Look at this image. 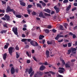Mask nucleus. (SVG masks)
Returning <instances> with one entry per match:
<instances>
[{
	"mask_svg": "<svg viewBox=\"0 0 77 77\" xmlns=\"http://www.w3.org/2000/svg\"><path fill=\"white\" fill-rule=\"evenodd\" d=\"M44 15L45 16H49V17H50V16H51V15L45 13H44Z\"/></svg>",
	"mask_w": 77,
	"mask_h": 77,
	"instance_id": "29",
	"label": "nucleus"
},
{
	"mask_svg": "<svg viewBox=\"0 0 77 77\" xmlns=\"http://www.w3.org/2000/svg\"><path fill=\"white\" fill-rule=\"evenodd\" d=\"M26 63H30V60H28L26 61Z\"/></svg>",
	"mask_w": 77,
	"mask_h": 77,
	"instance_id": "47",
	"label": "nucleus"
},
{
	"mask_svg": "<svg viewBox=\"0 0 77 77\" xmlns=\"http://www.w3.org/2000/svg\"><path fill=\"white\" fill-rule=\"evenodd\" d=\"M34 43H35V46H38V45H39L38 44V43L36 42V41H35Z\"/></svg>",
	"mask_w": 77,
	"mask_h": 77,
	"instance_id": "48",
	"label": "nucleus"
},
{
	"mask_svg": "<svg viewBox=\"0 0 77 77\" xmlns=\"http://www.w3.org/2000/svg\"><path fill=\"white\" fill-rule=\"evenodd\" d=\"M42 5L43 7H45V6H46V4L44 2L42 3Z\"/></svg>",
	"mask_w": 77,
	"mask_h": 77,
	"instance_id": "37",
	"label": "nucleus"
},
{
	"mask_svg": "<svg viewBox=\"0 0 77 77\" xmlns=\"http://www.w3.org/2000/svg\"><path fill=\"white\" fill-rule=\"evenodd\" d=\"M32 15H36V12L35 11H33L32 13Z\"/></svg>",
	"mask_w": 77,
	"mask_h": 77,
	"instance_id": "38",
	"label": "nucleus"
},
{
	"mask_svg": "<svg viewBox=\"0 0 77 77\" xmlns=\"http://www.w3.org/2000/svg\"><path fill=\"white\" fill-rule=\"evenodd\" d=\"M63 27L62 25H60V29L61 30H63Z\"/></svg>",
	"mask_w": 77,
	"mask_h": 77,
	"instance_id": "24",
	"label": "nucleus"
},
{
	"mask_svg": "<svg viewBox=\"0 0 77 77\" xmlns=\"http://www.w3.org/2000/svg\"><path fill=\"white\" fill-rule=\"evenodd\" d=\"M27 11L29 14H30V12H32V10H27Z\"/></svg>",
	"mask_w": 77,
	"mask_h": 77,
	"instance_id": "34",
	"label": "nucleus"
},
{
	"mask_svg": "<svg viewBox=\"0 0 77 77\" xmlns=\"http://www.w3.org/2000/svg\"><path fill=\"white\" fill-rule=\"evenodd\" d=\"M62 64L63 65H65V60H61Z\"/></svg>",
	"mask_w": 77,
	"mask_h": 77,
	"instance_id": "31",
	"label": "nucleus"
},
{
	"mask_svg": "<svg viewBox=\"0 0 77 77\" xmlns=\"http://www.w3.org/2000/svg\"><path fill=\"white\" fill-rule=\"evenodd\" d=\"M71 7V5H69L68 6V8H67L66 10H67V11H69V10L70 9Z\"/></svg>",
	"mask_w": 77,
	"mask_h": 77,
	"instance_id": "20",
	"label": "nucleus"
},
{
	"mask_svg": "<svg viewBox=\"0 0 77 77\" xmlns=\"http://www.w3.org/2000/svg\"><path fill=\"white\" fill-rule=\"evenodd\" d=\"M52 32L53 33H56V32H57V30L55 29H53L52 30Z\"/></svg>",
	"mask_w": 77,
	"mask_h": 77,
	"instance_id": "50",
	"label": "nucleus"
},
{
	"mask_svg": "<svg viewBox=\"0 0 77 77\" xmlns=\"http://www.w3.org/2000/svg\"><path fill=\"white\" fill-rule=\"evenodd\" d=\"M27 41V39L25 38H23L21 40V41H22V42H25V41Z\"/></svg>",
	"mask_w": 77,
	"mask_h": 77,
	"instance_id": "32",
	"label": "nucleus"
},
{
	"mask_svg": "<svg viewBox=\"0 0 77 77\" xmlns=\"http://www.w3.org/2000/svg\"><path fill=\"white\" fill-rule=\"evenodd\" d=\"M63 46L64 47H67V44L63 45Z\"/></svg>",
	"mask_w": 77,
	"mask_h": 77,
	"instance_id": "62",
	"label": "nucleus"
},
{
	"mask_svg": "<svg viewBox=\"0 0 77 77\" xmlns=\"http://www.w3.org/2000/svg\"><path fill=\"white\" fill-rule=\"evenodd\" d=\"M13 50H14V48L12 47H10L8 49V53L9 54H10V56L12 55Z\"/></svg>",
	"mask_w": 77,
	"mask_h": 77,
	"instance_id": "3",
	"label": "nucleus"
},
{
	"mask_svg": "<svg viewBox=\"0 0 77 77\" xmlns=\"http://www.w3.org/2000/svg\"><path fill=\"white\" fill-rule=\"evenodd\" d=\"M37 7H39V8H42V6H41V4L39 3H38L37 4Z\"/></svg>",
	"mask_w": 77,
	"mask_h": 77,
	"instance_id": "26",
	"label": "nucleus"
},
{
	"mask_svg": "<svg viewBox=\"0 0 77 77\" xmlns=\"http://www.w3.org/2000/svg\"><path fill=\"white\" fill-rule=\"evenodd\" d=\"M26 54L27 55V56H28V57H31V54H29V53L28 52V51H27L26 52Z\"/></svg>",
	"mask_w": 77,
	"mask_h": 77,
	"instance_id": "25",
	"label": "nucleus"
},
{
	"mask_svg": "<svg viewBox=\"0 0 77 77\" xmlns=\"http://www.w3.org/2000/svg\"><path fill=\"white\" fill-rule=\"evenodd\" d=\"M73 5L74 6H77V3H74L73 4Z\"/></svg>",
	"mask_w": 77,
	"mask_h": 77,
	"instance_id": "54",
	"label": "nucleus"
},
{
	"mask_svg": "<svg viewBox=\"0 0 77 77\" xmlns=\"http://www.w3.org/2000/svg\"><path fill=\"white\" fill-rule=\"evenodd\" d=\"M52 27V26L50 25H49L47 27L48 29H51Z\"/></svg>",
	"mask_w": 77,
	"mask_h": 77,
	"instance_id": "52",
	"label": "nucleus"
},
{
	"mask_svg": "<svg viewBox=\"0 0 77 77\" xmlns=\"http://www.w3.org/2000/svg\"><path fill=\"white\" fill-rule=\"evenodd\" d=\"M22 36L23 38H25L26 37V35L24 34H22Z\"/></svg>",
	"mask_w": 77,
	"mask_h": 77,
	"instance_id": "56",
	"label": "nucleus"
},
{
	"mask_svg": "<svg viewBox=\"0 0 77 77\" xmlns=\"http://www.w3.org/2000/svg\"><path fill=\"white\" fill-rule=\"evenodd\" d=\"M18 69H15V72H17V73H18V71H19Z\"/></svg>",
	"mask_w": 77,
	"mask_h": 77,
	"instance_id": "51",
	"label": "nucleus"
},
{
	"mask_svg": "<svg viewBox=\"0 0 77 77\" xmlns=\"http://www.w3.org/2000/svg\"><path fill=\"white\" fill-rule=\"evenodd\" d=\"M4 17H2L1 19L4 20V21H6V20H7V21H10V16L9 15L5 14Z\"/></svg>",
	"mask_w": 77,
	"mask_h": 77,
	"instance_id": "2",
	"label": "nucleus"
},
{
	"mask_svg": "<svg viewBox=\"0 0 77 77\" xmlns=\"http://www.w3.org/2000/svg\"><path fill=\"white\" fill-rule=\"evenodd\" d=\"M4 27H8V26H7V24H5L3 25Z\"/></svg>",
	"mask_w": 77,
	"mask_h": 77,
	"instance_id": "59",
	"label": "nucleus"
},
{
	"mask_svg": "<svg viewBox=\"0 0 77 77\" xmlns=\"http://www.w3.org/2000/svg\"><path fill=\"white\" fill-rule=\"evenodd\" d=\"M9 12H12L15 15V13L16 12V11H14L13 9H11V7L9 6H8L7 8V10L6 11V12L8 13Z\"/></svg>",
	"mask_w": 77,
	"mask_h": 77,
	"instance_id": "1",
	"label": "nucleus"
},
{
	"mask_svg": "<svg viewBox=\"0 0 77 77\" xmlns=\"http://www.w3.org/2000/svg\"><path fill=\"white\" fill-rule=\"evenodd\" d=\"M32 58L33 59H34V60H35V61H36V62H37V61H38V60L36 59L35 57V56L33 57Z\"/></svg>",
	"mask_w": 77,
	"mask_h": 77,
	"instance_id": "44",
	"label": "nucleus"
},
{
	"mask_svg": "<svg viewBox=\"0 0 77 77\" xmlns=\"http://www.w3.org/2000/svg\"><path fill=\"white\" fill-rule=\"evenodd\" d=\"M13 32H14V34L16 35H18V32H17V28H13Z\"/></svg>",
	"mask_w": 77,
	"mask_h": 77,
	"instance_id": "5",
	"label": "nucleus"
},
{
	"mask_svg": "<svg viewBox=\"0 0 77 77\" xmlns=\"http://www.w3.org/2000/svg\"><path fill=\"white\" fill-rule=\"evenodd\" d=\"M16 17L17 18H21V16L20 14H17L16 15Z\"/></svg>",
	"mask_w": 77,
	"mask_h": 77,
	"instance_id": "23",
	"label": "nucleus"
},
{
	"mask_svg": "<svg viewBox=\"0 0 77 77\" xmlns=\"http://www.w3.org/2000/svg\"><path fill=\"white\" fill-rule=\"evenodd\" d=\"M35 41L32 40L30 42V44H31L32 45H33V46H34V47H35V45L33 44V42L35 43Z\"/></svg>",
	"mask_w": 77,
	"mask_h": 77,
	"instance_id": "15",
	"label": "nucleus"
},
{
	"mask_svg": "<svg viewBox=\"0 0 77 77\" xmlns=\"http://www.w3.org/2000/svg\"><path fill=\"white\" fill-rule=\"evenodd\" d=\"M16 58L17 59H18L20 57V55H18V52H16Z\"/></svg>",
	"mask_w": 77,
	"mask_h": 77,
	"instance_id": "30",
	"label": "nucleus"
},
{
	"mask_svg": "<svg viewBox=\"0 0 77 77\" xmlns=\"http://www.w3.org/2000/svg\"><path fill=\"white\" fill-rule=\"evenodd\" d=\"M63 35H60V34H57L56 37L55 38V39L56 40H58L59 38H63Z\"/></svg>",
	"mask_w": 77,
	"mask_h": 77,
	"instance_id": "4",
	"label": "nucleus"
},
{
	"mask_svg": "<svg viewBox=\"0 0 77 77\" xmlns=\"http://www.w3.org/2000/svg\"><path fill=\"white\" fill-rule=\"evenodd\" d=\"M42 41V42L43 43V44H44V43H45V40L43 39Z\"/></svg>",
	"mask_w": 77,
	"mask_h": 77,
	"instance_id": "60",
	"label": "nucleus"
},
{
	"mask_svg": "<svg viewBox=\"0 0 77 77\" xmlns=\"http://www.w3.org/2000/svg\"><path fill=\"white\" fill-rule=\"evenodd\" d=\"M45 32L46 33H48L50 32V30L47 29L45 30Z\"/></svg>",
	"mask_w": 77,
	"mask_h": 77,
	"instance_id": "27",
	"label": "nucleus"
},
{
	"mask_svg": "<svg viewBox=\"0 0 77 77\" xmlns=\"http://www.w3.org/2000/svg\"><path fill=\"white\" fill-rule=\"evenodd\" d=\"M46 69V67L43 65H42V66L40 67L39 70L40 71H43Z\"/></svg>",
	"mask_w": 77,
	"mask_h": 77,
	"instance_id": "6",
	"label": "nucleus"
},
{
	"mask_svg": "<svg viewBox=\"0 0 77 77\" xmlns=\"http://www.w3.org/2000/svg\"><path fill=\"white\" fill-rule=\"evenodd\" d=\"M65 66L66 68H70V65L68 63H66L65 64Z\"/></svg>",
	"mask_w": 77,
	"mask_h": 77,
	"instance_id": "17",
	"label": "nucleus"
},
{
	"mask_svg": "<svg viewBox=\"0 0 77 77\" xmlns=\"http://www.w3.org/2000/svg\"><path fill=\"white\" fill-rule=\"evenodd\" d=\"M70 49H71L72 52H73V51H77V49L75 48H71Z\"/></svg>",
	"mask_w": 77,
	"mask_h": 77,
	"instance_id": "18",
	"label": "nucleus"
},
{
	"mask_svg": "<svg viewBox=\"0 0 77 77\" xmlns=\"http://www.w3.org/2000/svg\"><path fill=\"white\" fill-rule=\"evenodd\" d=\"M24 17L25 18H27V17H29V15L27 14H24Z\"/></svg>",
	"mask_w": 77,
	"mask_h": 77,
	"instance_id": "43",
	"label": "nucleus"
},
{
	"mask_svg": "<svg viewBox=\"0 0 77 77\" xmlns=\"http://www.w3.org/2000/svg\"><path fill=\"white\" fill-rule=\"evenodd\" d=\"M44 38V35H40V36L39 37V39L40 40L42 39V38Z\"/></svg>",
	"mask_w": 77,
	"mask_h": 77,
	"instance_id": "21",
	"label": "nucleus"
},
{
	"mask_svg": "<svg viewBox=\"0 0 77 77\" xmlns=\"http://www.w3.org/2000/svg\"><path fill=\"white\" fill-rule=\"evenodd\" d=\"M10 71L11 74H14L15 73V69L14 67H11Z\"/></svg>",
	"mask_w": 77,
	"mask_h": 77,
	"instance_id": "8",
	"label": "nucleus"
},
{
	"mask_svg": "<svg viewBox=\"0 0 77 77\" xmlns=\"http://www.w3.org/2000/svg\"><path fill=\"white\" fill-rule=\"evenodd\" d=\"M57 77H63V76L60 74H58Z\"/></svg>",
	"mask_w": 77,
	"mask_h": 77,
	"instance_id": "58",
	"label": "nucleus"
},
{
	"mask_svg": "<svg viewBox=\"0 0 77 77\" xmlns=\"http://www.w3.org/2000/svg\"><path fill=\"white\" fill-rule=\"evenodd\" d=\"M8 48V46L7 45H5L4 46V48L5 49H6Z\"/></svg>",
	"mask_w": 77,
	"mask_h": 77,
	"instance_id": "49",
	"label": "nucleus"
},
{
	"mask_svg": "<svg viewBox=\"0 0 77 77\" xmlns=\"http://www.w3.org/2000/svg\"><path fill=\"white\" fill-rule=\"evenodd\" d=\"M34 74V72H32L30 75V77H32V75H33V74Z\"/></svg>",
	"mask_w": 77,
	"mask_h": 77,
	"instance_id": "39",
	"label": "nucleus"
},
{
	"mask_svg": "<svg viewBox=\"0 0 77 77\" xmlns=\"http://www.w3.org/2000/svg\"><path fill=\"white\" fill-rule=\"evenodd\" d=\"M39 16L40 17H42L43 18H45V16L44 15L42 12H41L39 14Z\"/></svg>",
	"mask_w": 77,
	"mask_h": 77,
	"instance_id": "10",
	"label": "nucleus"
},
{
	"mask_svg": "<svg viewBox=\"0 0 77 77\" xmlns=\"http://www.w3.org/2000/svg\"><path fill=\"white\" fill-rule=\"evenodd\" d=\"M2 2L3 5H6V2H5L3 1H2Z\"/></svg>",
	"mask_w": 77,
	"mask_h": 77,
	"instance_id": "45",
	"label": "nucleus"
},
{
	"mask_svg": "<svg viewBox=\"0 0 77 77\" xmlns=\"http://www.w3.org/2000/svg\"><path fill=\"white\" fill-rule=\"evenodd\" d=\"M33 71V69L31 67H30L29 70L28 71V73L30 74Z\"/></svg>",
	"mask_w": 77,
	"mask_h": 77,
	"instance_id": "14",
	"label": "nucleus"
},
{
	"mask_svg": "<svg viewBox=\"0 0 77 77\" xmlns=\"http://www.w3.org/2000/svg\"><path fill=\"white\" fill-rule=\"evenodd\" d=\"M47 43L48 45H50L51 44H53V41H48Z\"/></svg>",
	"mask_w": 77,
	"mask_h": 77,
	"instance_id": "19",
	"label": "nucleus"
},
{
	"mask_svg": "<svg viewBox=\"0 0 77 77\" xmlns=\"http://www.w3.org/2000/svg\"><path fill=\"white\" fill-rule=\"evenodd\" d=\"M5 10H2L1 9H0V12L5 13Z\"/></svg>",
	"mask_w": 77,
	"mask_h": 77,
	"instance_id": "36",
	"label": "nucleus"
},
{
	"mask_svg": "<svg viewBox=\"0 0 77 77\" xmlns=\"http://www.w3.org/2000/svg\"><path fill=\"white\" fill-rule=\"evenodd\" d=\"M76 9H77V8H73L72 10V11H75V10H76Z\"/></svg>",
	"mask_w": 77,
	"mask_h": 77,
	"instance_id": "53",
	"label": "nucleus"
},
{
	"mask_svg": "<svg viewBox=\"0 0 77 77\" xmlns=\"http://www.w3.org/2000/svg\"><path fill=\"white\" fill-rule=\"evenodd\" d=\"M49 73H51V74H52L54 75V74H55V72H53L51 71L45 72V74H49Z\"/></svg>",
	"mask_w": 77,
	"mask_h": 77,
	"instance_id": "12",
	"label": "nucleus"
},
{
	"mask_svg": "<svg viewBox=\"0 0 77 77\" xmlns=\"http://www.w3.org/2000/svg\"><path fill=\"white\" fill-rule=\"evenodd\" d=\"M43 11H45V12H47V13H48L49 14H50L51 13V10H49L48 8L46 9H44L43 10Z\"/></svg>",
	"mask_w": 77,
	"mask_h": 77,
	"instance_id": "11",
	"label": "nucleus"
},
{
	"mask_svg": "<svg viewBox=\"0 0 77 77\" xmlns=\"http://www.w3.org/2000/svg\"><path fill=\"white\" fill-rule=\"evenodd\" d=\"M6 70L8 74L10 73V69H6Z\"/></svg>",
	"mask_w": 77,
	"mask_h": 77,
	"instance_id": "28",
	"label": "nucleus"
},
{
	"mask_svg": "<svg viewBox=\"0 0 77 77\" xmlns=\"http://www.w3.org/2000/svg\"><path fill=\"white\" fill-rule=\"evenodd\" d=\"M54 8L55 9L56 11V13L57 14V13H59V12L60 10H59V8H57L56 6H55L54 7Z\"/></svg>",
	"mask_w": 77,
	"mask_h": 77,
	"instance_id": "7",
	"label": "nucleus"
},
{
	"mask_svg": "<svg viewBox=\"0 0 77 77\" xmlns=\"http://www.w3.org/2000/svg\"><path fill=\"white\" fill-rule=\"evenodd\" d=\"M19 2L20 3V4L21 6H26V3L23 2V1L20 0H19Z\"/></svg>",
	"mask_w": 77,
	"mask_h": 77,
	"instance_id": "9",
	"label": "nucleus"
},
{
	"mask_svg": "<svg viewBox=\"0 0 77 77\" xmlns=\"http://www.w3.org/2000/svg\"><path fill=\"white\" fill-rule=\"evenodd\" d=\"M15 49L16 50H19V47L18 46V45H17L16 47L15 48Z\"/></svg>",
	"mask_w": 77,
	"mask_h": 77,
	"instance_id": "33",
	"label": "nucleus"
},
{
	"mask_svg": "<svg viewBox=\"0 0 77 77\" xmlns=\"http://www.w3.org/2000/svg\"><path fill=\"white\" fill-rule=\"evenodd\" d=\"M64 42H69V40L67 39H64Z\"/></svg>",
	"mask_w": 77,
	"mask_h": 77,
	"instance_id": "64",
	"label": "nucleus"
},
{
	"mask_svg": "<svg viewBox=\"0 0 77 77\" xmlns=\"http://www.w3.org/2000/svg\"><path fill=\"white\" fill-rule=\"evenodd\" d=\"M75 59H73L71 60V62H75Z\"/></svg>",
	"mask_w": 77,
	"mask_h": 77,
	"instance_id": "63",
	"label": "nucleus"
},
{
	"mask_svg": "<svg viewBox=\"0 0 77 77\" xmlns=\"http://www.w3.org/2000/svg\"><path fill=\"white\" fill-rule=\"evenodd\" d=\"M6 56H7V53H5L3 54V59L4 60H5L6 59Z\"/></svg>",
	"mask_w": 77,
	"mask_h": 77,
	"instance_id": "16",
	"label": "nucleus"
},
{
	"mask_svg": "<svg viewBox=\"0 0 77 77\" xmlns=\"http://www.w3.org/2000/svg\"><path fill=\"white\" fill-rule=\"evenodd\" d=\"M32 6H33V5H28V8H32Z\"/></svg>",
	"mask_w": 77,
	"mask_h": 77,
	"instance_id": "42",
	"label": "nucleus"
},
{
	"mask_svg": "<svg viewBox=\"0 0 77 77\" xmlns=\"http://www.w3.org/2000/svg\"><path fill=\"white\" fill-rule=\"evenodd\" d=\"M23 31H25L26 30H27V29L26 28H23Z\"/></svg>",
	"mask_w": 77,
	"mask_h": 77,
	"instance_id": "57",
	"label": "nucleus"
},
{
	"mask_svg": "<svg viewBox=\"0 0 77 77\" xmlns=\"http://www.w3.org/2000/svg\"><path fill=\"white\" fill-rule=\"evenodd\" d=\"M63 3H66L68 2V0H64L63 1Z\"/></svg>",
	"mask_w": 77,
	"mask_h": 77,
	"instance_id": "35",
	"label": "nucleus"
},
{
	"mask_svg": "<svg viewBox=\"0 0 77 77\" xmlns=\"http://www.w3.org/2000/svg\"><path fill=\"white\" fill-rule=\"evenodd\" d=\"M76 38V36H75V35L73 34V38Z\"/></svg>",
	"mask_w": 77,
	"mask_h": 77,
	"instance_id": "61",
	"label": "nucleus"
},
{
	"mask_svg": "<svg viewBox=\"0 0 77 77\" xmlns=\"http://www.w3.org/2000/svg\"><path fill=\"white\" fill-rule=\"evenodd\" d=\"M59 69H61V70H64V71H65L63 67H59Z\"/></svg>",
	"mask_w": 77,
	"mask_h": 77,
	"instance_id": "41",
	"label": "nucleus"
},
{
	"mask_svg": "<svg viewBox=\"0 0 77 77\" xmlns=\"http://www.w3.org/2000/svg\"><path fill=\"white\" fill-rule=\"evenodd\" d=\"M68 53H67V54H71V49H70L68 50Z\"/></svg>",
	"mask_w": 77,
	"mask_h": 77,
	"instance_id": "22",
	"label": "nucleus"
},
{
	"mask_svg": "<svg viewBox=\"0 0 77 77\" xmlns=\"http://www.w3.org/2000/svg\"><path fill=\"white\" fill-rule=\"evenodd\" d=\"M68 47H71V43H68Z\"/></svg>",
	"mask_w": 77,
	"mask_h": 77,
	"instance_id": "40",
	"label": "nucleus"
},
{
	"mask_svg": "<svg viewBox=\"0 0 77 77\" xmlns=\"http://www.w3.org/2000/svg\"><path fill=\"white\" fill-rule=\"evenodd\" d=\"M58 72H60V73H63L64 72L63 70H58Z\"/></svg>",
	"mask_w": 77,
	"mask_h": 77,
	"instance_id": "46",
	"label": "nucleus"
},
{
	"mask_svg": "<svg viewBox=\"0 0 77 77\" xmlns=\"http://www.w3.org/2000/svg\"><path fill=\"white\" fill-rule=\"evenodd\" d=\"M26 40L28 41V42H30V41H32V39H26Z\"/></svg>",
	"mask_w": 77,
	"mask_h": 77,
	"instance_id": "55",
	"label": "nucleus"
},
{
	"mask_svg": "<svg viewBox=\"0 0 77 77\" xmlns=\"http://www.w3.org/2000/svg\"><path fill=\"white\" fill-rule=\"evenodd\" d=\"M49 53H50L49 51L47 50L46 51V55L47 58L50 57V56H49Z\"/></svg>",
	"mask_w": 77,
	"mask_h": 77,
	"instance_id": "13",
	"label": "nucleus"
}]
</instances>
